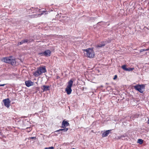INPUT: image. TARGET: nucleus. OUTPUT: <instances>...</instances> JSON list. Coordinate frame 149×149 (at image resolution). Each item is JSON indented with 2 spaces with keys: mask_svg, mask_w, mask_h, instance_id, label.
<instances>
[{
  "mask_svg": "<svg viewBox=\"0 0 149 149\" xmlns=\"http://www.w3.org/2000/svg\"><path fill=\"white\" fill-rule=\"evenodd\" d=\"M84 54L85 56L90 58H93L95 56V54L92 49L89 48L88 49H84Z\"/></svg>",
  "mask_w": 149,
  "mask_h": 149,
  "instance_id": "f257e3e1",
  "label": "nucleus"
},
{
  "mask_svg": "<svg viewBox=\"0 0 149 149\" xmlns=\"http://www.w3.org/2000/svg\"><path fill=\"white\" fill-rule=\"evenodd\" d=\"M2 60L4 62L10 63L12 65H14L15 63V59L11 56L4 58L2 59Z\"/></svg>",
  "mask_w": 149,
  "mask_h": 149,
  "instance_id": "f03ea898",
  "label": "nucleus"
},
{
  "mask_svg": "<svg viewBox=\"0 0 149 149\" xmlns=\"http://www.w3.org/2000/svg\"><path fill=\"white\" fill-rule=\"evenodd\" d=\"M69 123L67 121L63 120L62 124L61 127L64 129H61L55 131L56 132H60L61 131H63L64 132H66L68 130V128H64L65 127L68 126L69 125Z\"/></svg>",
  "mask_w": 149,
  "mask_h": 149,
  "instance_id": "7ed1b4c3",
  "label": "nucleus"
},
{
  "mask_svg": "<svg viewBox=\"0 0 149 149\" xmlns=\"http://www.w3.org/2000/svg\"><path fill=\"white\" fill-rule=\"evenodd\" d=\"M73 81L72 80H70L68 82V85L67 86L66 89L65 91L68 94H70L72 91L71 88L72 86Z\"/></svg>",
  "mask_w": 149,
  "mask_h": 149,
  "instance_id": "20e7f679",
  "label": "nucleus"
},
{
  "mask_svg": "<svg viewBox=\"0 0 149 149\" xmlns=\"http://www.w3.org/2000/svg\"><path fill=\"white\" fill-rule=\"evenodd\" d=\"M133 87L134 89L141 93H143L144 91L145 86L143 84L137 85L134 86Z\"/></svg>",
  "mask_w": 149,
  "mask_h": 149,
  "instance_id": "39448f33",
  "label": "nucleus"
},
{
  "mask_svg": "<svg viewBox=\"0 0 149 149\" xmlns=\"http://www.w3.org/2000/svg\"><path fill=\"white\" fill-rule=\"evenodd\" d=\"M3 102L4 103L5 106L7 108H9L10 106V101L8 98L4 99L3 100Z\"/></svg>",
  "mask_w": 149,
  "mask_h": 149,
  "instance_id": "423d86ee",
  "label": "nucleus"
},
{
  "mask_svg": "<svg viewBox=\"0 0 149 149\" xmlns=\"http://www.w3.org/2000/svg\"><path fill=\"white\" fill-rule=\"evenodd\" d=\"M41 74L42 73H45L46 72V69L45 66L43 67H40L38 68Z\"/></svg>",
  "mask_w": 149,
  "mask_h": 149,
  "instance_id": "0eeeda50",
  "label": "nucleus"
},
{
  "mask_svg": "<svg viewBox=\"0 0 149 149\" xmlns=\"http://www.w3.org/2000/svg\"><path fill=\"white\" fill-rule=\"evenodd\" d=\"M107 44V41H102L100 42V43L98 44L96 46L97 47H102L106 45Z\"/></svg>",
  "mask_w": 149,
  "mask_h": 149,
  "instance_id": "6e6552de",
  "label": "nucleus"
},
{
  "mask_svg": "<svg viewBox=\"0 0 149 149\" xmlns=\"http://www.w3.org/2000/svg\"><path fill=\"white\" fill-rule=\"evenodd\" d=\"M26 86L28 87L33 85L34 83L31 80L26 81H25Z\"/></svg>",
  "mask_w": 149,
  "mask_h": 149,
  "instance_id": "1a4fd4ad",
  "label": "nucleus"
},
{
  "mask_svg": "<svg viewBox=\"0 0 149 149\" xmlns=\"http://www.w3.org/2000/svg\"><path fill=\"white\" fill-rule=\"evenodd\" d=\"M51 52L49 50L47 49L44 51L45 56L46 57L49 56L51 55Z\"/></svg>",
  "mask_w": 149,
  "mask_h": 149,
  "instance_id": "9d476101",
  "label": "nucleus"
},
{
  "mask_svg": "<svg viewBox=\"0 0 149 149\" xmlns=\"http://www.w3.org/2000/svg\"><path fill=\"white\" fill-rule=\"evenodd\" d=\"M42 89L43 90V91H49V86L46 85H43L41 87Z\"/></svg>",
  "mask_w": 149,
  "mask_h": 149,
  "instance_id": "9b49d317",
  "label": "nucleus"
},
{
  "mask_svg": "<svg viewBox=\"0 0 149 149\" xmlns=\"http://www.w3.org/2000/svg\"><path fill=\"white\" fill-rule=\"evenodd\" d=\"M33 74L36 77H38L41 75L38 68H37L36 70L33 72Z\"/></svg>",
  "mask_w": 149,
  "mask_h": 149,
  "instance_id": "f8f14e48",
  "label": "nucleus"
},
{
  "mask_svg": "<svg viewBox=\"0 0 149 149\" xmlns=\"http://www.w3.org/2000/svg\"><path fill=\"white\" fill-rule=\"evenodd\" d=\"M28 41V40L27 39H24L23 40H22L20 42H18L17 45L19 46L20 45H21L23 44L24 43H27Z\"/></svg>",
  "mask_w": 149,
  "mask_h": 149,
  "instance_id": "ddd939ff",
  "label": "nucleus"
},
{
  "mask_svg": "<svg viewBox=\"0 0 149 149\" xmlns=\"http://www.w3.org/2000/svg\"><path fill=\"white\" fill-rule=\"evenodd\" d=\"M122 68L125 70L127 71V68H126V65H123L122 66Z\"/></svg>",
  "mask_w": 149,
  "mask_h": 149,
  "instance_id": "4468645a",
  "label": "nucleus"
},
{
  "mask_svg": "<svg viewBox=\"0 0 149 149\" xmlns=\"http://www.w3.org/2000/svg\"><path fill=\"white\" fill-rule=\"evenodd\" d=\"M138 142L140 144H142L143 143V140L141 139H138Z\"/></svg>",
  "mask_w": 149,
  "mask_h": 149,
  "instance_id": "2eb2a0df",
  "label": "nucleus"
},
{
  "mask_svg": "<svg viewBox=\"0 0 149 149\" xmlns=\"http://www.w3.org/2000/svg\"><path fill=\"white\" fill-rule=\"evenodd\" d=\"M39 55H40L41 56H45L44 52H42L39 53L38 54Z\"/></svg>",
  "mask_w": 149,
  "mask_h": 149,
  "instance_id": "dca6fc26",
  "label": "nucleus"
},
{
  "mask_svg": "<svg viewBox=\"0 0 149 149\" xmlns=\"http://www.w3.org/2000/svg\"><path fill=\"white\" fill-rule=\"evenodd\" d=\"M108 135L105 132H103L102 135V137H105L107 136Z\"/></svg>",
  "mask_w": 149,
  "mask_h": 149,
  "instance_id": "f3484780",
  "label": "nucleus"
},
{
  "mask_svg": "<svg viewBox=\"0 0 149 149\" xmlns=\"http://www.w3.org/2000/svg\"><path fill=\"white\" fill-rule=\"evenodd\" d=\"M134 68H127V71H131L133 70Z\"/></svg>",
  "mask_w": 149,
  "mask_h": 149,
  "instance_id": "a211bd4d",
  "label": "nucleus"
},
{
  "mask_svg": "<svg viewBox=\"0 0 149 149\" xmlns=\"http://www.w3.org/2000/svg\"><path fill=\"white\" fill-rule=\"evenodd\" d=\"M29 139H33L34 140H35L36 139V137H30L29 138Z\"/></svg>",
  "mask_w": 149,
  "mask_h": 149,
  "instance_id": "6ab92c4d",
  "label": "nucleus"
},
{
  "mask_svg": "<svg viewBox=\"0 0 149 149\" xmlns=\"http://www.w3.org/2000/svg\"><path fill=\"white\" fill-rule=\"evenodd\" d=\"M110 132V130H108L106 131L105 132H106V133L108 135L109 134Z\"/></svg>",
  "mask_w": 149,
  "mask_h": 149,
  "instance_id": "aec40b11",
  "label": "nucleus"
},
{
  "mask_svg": "<svg viewBox=\"0 0 149 149\" xmlns=\"http://www.w3.org/2000/svg\"><path fill=\"white\" fill-rule=\"evenodd\" d=\"M146 51V49H142L140 50V52H141L143 51Z\"/></svg>",
  "mask_w": 149,
  "mask_h": 149,
  "instance_id": "412c9836",
  "label": "nucleus"
},
{
  "mask_svg": "<svg viewBox=\"0 0 149 149\" xmlns=\"http://www.w3.org/2000/svg\"><path fill=\"white\" fill-rule=\"evenodd\" d=\"M48 149H54V147H50L48 148Z\"/></svg>",
  "mask_w": 149,
  "mask_h": 149,
  "instance_id": "4be33fe9",
  "label": "nucleus"
},
{
  "mask_svg": "<svg viewBox=\"0 0 149 149\" xmlns=\"http://www.w3.org/2000/svg\"><path fill=\"white\" fill-rule=\"evenodd\" d=\"M117 75H115V76H114V78H113V79H114V80L116 79L117 78Z\"/></svg>",
  "mask_w": 149,
  "mask_h": 149,
  "instance_id": "5701e85b",
  "label": "nucleus"
},
{
  "mask_svg": "<svg viewBox=\"0 0 149 149\" xmlns=\"http://www.w3.org/2000/svg\"><path fill=\"white\" fill-rule=\"evenodd\" d=\"M123 137H124V136L123 135L121 136H120L118 138L120 139V138Z\"/></svg>",
  "mask_w": 149,
  "mask_h": 149,
  "instance_id": "b1692460",
  "label": "nucleus"
},
{
  "mask_svg": "<svg viewBox=\"0 0 149 149\" xmlns=\"http://www.w3.org/2000/svg\"><path fill=\"white\" fill-rule=\"evenodd\" d=\"M6 84H0V86H4Z\"/></svg>",
  "mask_w": 149,
  "mask_h": 149,
  "instance_id": "393cba45",
  "label": "nucleus"
},
{
  "mask_svg": "<svg viewBox=\"0 0 149 149\" xmlns=\"http://www.w3.org/2000/svg\"><path fill=\"white\" fill-rule=\"evenodd\" d=\"M146 49V51H148V50H149V47L147 49Z\"/></svg>",
  "mask_w": 149,
  "mask_h": 149,
  "instance_id": "a878e982",
  "label": "nucleus"
},
{
  "mask_svg": "<svg viewBox=\"0 0 149 149\" xmlns=\"http://www.w3.org/2000/svg\"><path fill=\"white\" fill-rule=\"evenodd\" d=\"M148 124H149V119L148 120Z\"/></svg>",
  "mask_w": 149,
  "mask_h": 149,
  "instance_id": "bb28decb",
  "label": "nucleus"
},
{
  "mask_svg": "<svg viewBox=\"0 0 149 149\" xmlns=\"http://www.w3.org/2000/svg\"><path fill=\"white\" fill-rule=\"evenodd\" d=\"M59 78V76H57V79H58V78Z\"/></svg>",
  "mask_w": 149,
  "mask_h": 149,
  "instance_id": "cd10ccee",
  "label": "nucleus"
},
{
  "mask_svg": "<svg viewBox=\"0 0 149 149\" xmlns=\"http://www.w3.org/2000/svg\"><path fill=\"white\" fill-rule=\"evenodd\" d=\"M45 149H48V148L47 147V148H45Z\"/></svg>",
  "mask_w": 149,
  "mask_h": 149,
  "instance_id": "c85d7f7f",
  "label": "nucleus"
}]
</instances>
